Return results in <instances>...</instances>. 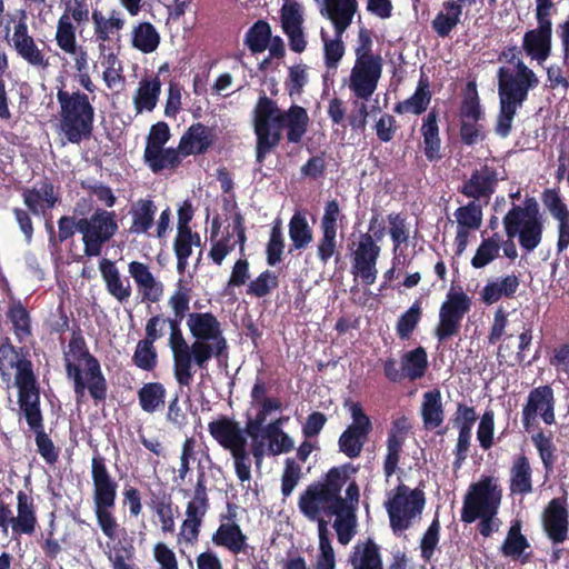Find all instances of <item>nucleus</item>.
Instances as JSON below:
<instances>
[{"instance_id": "nucleus-1", "label": "nucleus", "mask_w": 569, "mask_h": 569, "mask_svg": "<svg viewBox=\"0 0 569 569\" xmlns=\"http://www.w3.org/2000/svg\"><path fill=\"white\" fill-rule=\"evenodd\" d=\"M9 361V367L14 369L13 386L17 388V405L19 416L23 418L29 430L34 435L37 452L49 466H54L60 456L50 435L44 429V418L41 409V387L34 371V365L29 358L28 351L14 347L9 338L0 343V373L2 378L8 375L3 361Z\"/></svg>"}, {"instance_id": "nucleus-2", "label": "nucleus", "mask_w": 569, "mask_h": 569, "mask_svg": "<svg viewBox=\"0 0 569 569\" xmlns=\"http://www.w3.org/2000/svg\"><path fill=\"white\" fill-rule=\"evenodd\" d=\"M309 122L306 108L291 104L288 110H281L271 98L261 96L253 111L257 162L262 163L280 144L283 129H287L286 138L289 143H300L307 133Z\"/></svg>"}, {"instance_id": "nucleus-3", "label": "nucleus", "mask_w": 569, "mask_h": 569, "mask_svg": "<svg viewBox=\"0 0 569 569\" xmlns=\"http://www.w3.org/2000/svg\"><path fill=\"white\" fill-rule=\"evenodd\" d=\"M71 331L68 347L63 351V362L66 376L73 385L76 400L79 403L88 390L96 403L104 402L108 382L100 361L90 352L80 326L74 325Z\"/></svg>"}, {"instance_id": "nucleus-4", "label": "nucleus", "mask_w": 569, "mask_h": 569, "mask_svg": "<svg viewBox=\"0 0 569 569\" xmlns=\"http://www.w3.org/2000/svg\"><path fill=\"white\" fill-rule=\"evenodd\" d=\"M350 462L330 468L322 481H315L307 486L300 493L298 500L299 511L309 520L317 521L318 529L320 521H326L321 515L341 516V508L345 506L341 497V489L347 483L351 473L357 472Z\"/></svg>"}, {"instance_id": "nucleus-5", "label": "nucleus", "mask_w": 569, "mask_h": 569, "mask_svg": "<svg viewBox=\"0 0 569 569\" xmlns=\"http://www.w3.org/2000/svg\"><path fill=\"white\" fill-rule=\"evenodd\" d=\"M92 501L97 525L109 540L119 538L124 531L116 517L118 482L110 473L106 458L98 451L91 459Z\"/></svg>"}, {"instance_id": "nucleus-6", "label": "nucleus", "mask_w": 569, "mask_h": 569, "mask_svg": "<svg viewBox=\"0 0 569 569\" xmlns=\"http://www.w3.org/2000/svg\"><path fill=\"white\" fill-rule=\"evenodd\" d=\"M93 100L94 96L90 98L80 90L70 92L64 86L58 89L60 130L68 142L80 144L92 137L96 116Z\"/></svg>"}, {"instance_id": "nucleus-7", "label": "nucleus", "mask_w": 569, "mask_h": 569, "mask_svg": "<svg viewBox=\"0 0 569 569\" xmlns=\"http://www.w3.org/2000/svg\"><path fill=\"white\" fill-rule=\"evenodd\" d=\"M501 501V489L491 476H482L469 486L463 497L461 521L472 523L479 519L478 530L481 536L490 537L493 532L492 520Z\"/></svg>"}, {"instance_id": "nucleus-8", "label": "nucleus", "mask_w": 569, "mask_h": 569, "mask_svg": "<svg viewBox=\"0 0 569 569\" xmlns=\"http://www.w3.org/2000/svg\"><path fill=\"white\" fill-rule=\"evenodd\" d=\"M187 326L194 338V353H198L201 370H208V363L213 357L218 360L228 358V341L213 313L191 312L188 315Z\"/></svg>"}, {"instance_id": "nucleus-9", "label": "nucleus", "mask_w": 569, "mask_h": 569, "mask_svg": "<svg viewBox=\"0 0 569 569\" xmlns=\"http://www.w3.org/2000/svg\"><path fill=\"white\" fill-rule=\"evenodd\" d=\"M506 236L518 237L520 247L533 251L542 241L543 220L536 198L527 197L523 206L512 204L502 218Z\"/></svg>"}, {"instance_id": "nucleus-10", "label": "nucleus", "mask_w": 569, "mask_h": 569, "mask_svg": "<svg viewBox=\"0 0 569 569\" xmlns=\"http://www.w3.org/2000/svg\"><path fill=\"white\" fill-rule=\"evenodd\" d=\"M425 506L426 496L422 489H411L405 483L398 485L385 503L393 535L400 536L408 530L415 519L421 516Z\"/></svg>"}, {"instance_id": "nucleus-11", "label": "nucleus", "mask_w": 569, "mask_h": 569, "mask_svg": "<svg viewBox=\"0 0 569 569\" xmlns=\"http://www.w3.org/2000/svg\"><path fill=\"white\" fill-rule=\"evenodd\" d=\"M119 226L114 211L98 208L88 218H80L79 233L82 236L86 257H98L102 248L118 232Z\"/></svg>"}, {"instance_id": "nucleus-12", "label": "nucleus", "mask_w": 569, "mask_h": 569, "mask_svg": "<svg viewBox=\"0 0 569 569\" xmlns=\"http://www.w3.org/2000/svg\"><path fill=\"white\" fill-rule=\"evenodd\" d=\"M471 299L462 290L447 293L446 300L439 309V322L435 329V337L439 342H446L457 336L461 328V321L470 311Z\"/></svg>"}, {"instance_id": "nucleus-13", "label": "nucleus", "mask_w": 569, "mask_h": 569, "mask_svg": "<svg viewBox=\"0 0 569 569\" xmlns=\"http://www.w3.org/2000/svg\"><path fill=\"white\" fill-rule=\"evenodd\" d=\"M555 407V392L549 385L532 388L521 411L523 430L530 432L536 426L538 417L546 425H553L556 422Z\"/></svg>"}, {"instance_id": "nucleus-14", "label": "nucleus", "mask_w": 569, "mask_h": 569, "mask_svg": "<svg viewBox=\"0 0 569 569\" xmlns=\"http://www.w3.org/2000/svg\"><path fill=\"white\" fill-rule=\"evenodd\" d=\"M169 347L173 358V377L180 387H189L193 381V365L201 370L198 353H194L193 342L188 345L182 330L170 332Z\"/></svg>"}, {"instance_id": "nucleus-15", "label": "nucleus", "mask_w": 569, "mask_h": 569, "mask_svg": "<svg viewBox=\"0 0 569 569\" xmlns=\"http://www.w3.org/2000/svg\"><path fill=\"white\" fill-rule=\"evenodd\" d=\"M380 252V246L373 242V237L369 232L359 236L357 248L351 256V273L367 286L376 282Z\"/></svg>"}, {"instance_id": "nucleus-16", "label": "nucleus", "mask_w": 569, "mask_h": 569, "mask_svg": "<svg viewBox=\"0 0 569 569\" xmlns=\"http://www.w3.org/2000/svg\"><path fill=\"white\" fill-rule=\"evenodd\" d=\"M503 179L505 177L496 167L486 163L475 169L458 191L469 199L476 201L483 199L487 203L496 192L499 181Z\"/></svg>"}, {"instance_id": "nucleus-17", "label": "nucleus", "mask_w": 569, "mask_h": 569, "mask_svg": "<svg viewBox=\"0 0 569 569\" xmlns=\"http://www.w3.org/2000/svg\"><path fill=\"white\" fill-rule=\"evenodd\" d=\"M512 64L516 68V72L507 67L498 69V90L528 98L529 91L539 84V79L533 70L525 64L521 58Z\"/></svg>"}, {"instance_id": "nucleus-18", "label": "nucleus", "mask_w": 569, "mask_h": 569, "mask_svg": "<svg viewBox=\"0 0 569 569\" xmlns=\"http://www.w3.org/2000/svg\"><path fill=\"white\" fill-rule=\"evenodd\" d=\"M382 73V60L355 61L349 79V89L359 99H369L377 89Z\"/></svg>"}, {"instance_id": "nucleus-19", "label": "nucleus", "mask_w": 569, "mask_h": 569, "mask_svg": "<svg viewBox=\"0 0 569 569\" xmlns=\"http://www.w3.org/2000/svg\"><path fill=\"white\" fill-rule=\"evenodd\" d=\"M542 527L553 546L568 539L569 515L565 498L551 499L542 513Z\"/></svg>"}, {"instance_id": "nucleus-20", "label": "nucleus", "mask_w": 569, "mask_h": 569, "mask_svg": "<svg viewBox=\"0 0 569 569\" xmlns=\"http://www.w3.org/2000/svg\"><path fill=\"white\" fill-rule=\"evenodd\" d=\"M91 20L93 23V34L99 42L100 53L106 51V43L120 42V32L126 24V20L120 11L113 9L106 17L102 11L94 9L91 13Z\"/></svg>"}, {"instance_id": "nucleus-21", "label": "nucleus", "mask_w": 569, "mask_h": 569, "mask_svg": "<svg viewBox=\"0 0 569 569\" xmlns=\"http://www.w3.org/2000/svg\"><path fill=\"white\" fill-rule=\"evenodd\" d=\"M208 431L223 449L230 452L247 446L243 430L236 420L227 416H220L218 419L209 422Z\"/></svg>"}, {"instance_id": "nucleus-22", "label": "nucleus", "mask_w": 569, "mask_h": 569, "mask_svg": "<svg viewBox=\"0 0 569 569\" xmlns=\"http://www.w3.org/2000/svg\"><path fill=\"white\" fill-rule=\"evenodd\" d=\"M13 47L18 56L34 68L46 69L49 66V59L34 42V39L28 32V26L24 21H19L14 26L12 36Z\"/></svg>"}, {"instance_id": "nucleus-23", "label": "nucleus", "mask_w": 569, "mask_h": 569, "mask_svg": "<svg viewBox=\"0 0 569 569\" xmlns=\"http://www.w3.org/2000/svg\"><path fill=\"white\" fill-rule=\"evenodd\" d=\"M23 203L34 216H44L48 210L56 207L59 196L53 183L44 179L38 186L24 188L22 191Z\"/></svg>"}, {"instance_id": "nucleus-24", "label": "nucleus", "mask_w": 569, "mask_h": 569, "mask_svg": "<svg viewBox=\"0 0 569 569\" xmlns=\"http://www.w3.org/2000/svg\"><path fill=\"white\" fill-rule=\"evenodd\" d=\"M17 516L11 511L9 526L14 536H31L38 525L37 509L33 498L27 492L19 490L17 492Z\"/></svg>"}, {"instance_id": "nucleus-25", "label": "nucleus", "mask_w": 569, "mask_h": 569, "mask_svg": "<svg viewBox=\"0 0 569 569\" xmlns=\"http://www.w3.org/2000/svg\"><path fill=\"white\" fill-rule=\"evenodd\" d=\"M128 271L141 293L142 302L157 303L160 301L163 296V284L154 278L146 263L131 261Z\"/></svg>"}, {"instance_id": "nucleus-26", "label": "nucleus", "mask_w": 569, "mask_h": 569, "mask_svg": "<svg viewBox=\"0 0 569 569\" xmlns=\"http://www.w3.org/2000/svg\"><path fill=\"white\" fill-rule=\"evenodd\" d=\"M212 542L226 548L232 555H252L254 547L248 545V538L234 521L222 522L212 535Z\"/></svg>"}, {"instance_id": "nucleus-27", "label": "nucleus", "mask_w": 569, "mask_h": 569, "mask_svg": "<svg viewBox=\"0 0 569 569\" xmlns=\"http://www.w3.org/2000/svg\"><path fill=\"white\" fill-rule=\"evenodd\" d=\"M148 507L157 515L163 533H173L176 529L173 500L162 486L148 488Z\"/></svg>"}, {"instance_id": "nucleus-28", "label": "nucleus", "mask_w": 569, "mask_h": 569, "mask_svg": "<svg viewBox=\"0 0 569 569\" xmlns=\"http://www.w3.org/2000/svg\"><path fill=\"white\" fill-rule=\"evenodd\" d=\"M552 27L538 24L528 30L522 38V50L539 63L546 61L551 53Z\"/></svg>"}, {"instance_id": "nucleus-29", "label": "nucleus", "mask_w": 569, "mask_h": 569, "mask_svg": "<svg viewBox=\"0 0 569 569\" xmlns=\"http://www.w3.org/2000/svg\"><path fill=\"white\" fill-rule=\"evenodd\" d=\"M348 563L351 569H383L380 546L372 538L358 541L349 553Z\"/></svg>"}, {"instance_id": "nucleus-30", "label": "nucleus", "mask_w": 569, "mask_h": 569, "mask_svg": "<svg viewBox=\"0 0 569 569\" xmlns=\"http://www.w3.org/2000/svg\"><path fill=\"white\" fill-rule=\"evenodd\" d=\"M498 96L499 112L495 124V132L501 138H507L511 133L512 122L518 109L522 107L528 98L503 90H498Z\"/></svg>"}, {"instance_id": "nucleus-31", "label": "nucleus", "mask_w": 569, "mask_h": 569, "mask_svg": "<svg viewBox=\"0 0 569 569\" xmlns=\"http://www.w3.org/2000/svg\"><path fill=\"white\" fill-rule=\"evenodd\" d=\"M213 143V130L197 122L191 124L179 142L181 156L203 154Z\"/></svg>"}, {"instance_id": "nucleus-32", "label": "nucleus", "mask_w": 569, "mask_h": 569, "mask_svg": "<svg viewBox=\"0 0 569 569\" xmlns=\"http://www.w3.org/2000/svg\"><path fill=\"white\" fill-rule=\"evenodd\" d=\"M99 269L109 295L121 303L128 301L132 291L129 278H122L116 263L107 258L99 262Z\"/></svg>"}, {"instance_id": "nucleus-33", "label": "nucleus", "mask_w": 569, "mask_h": 569, "mask_svg": "<svg viewBox=\"0 0 569 569\" xmlns=\"http://www.w3.org/2000/svg\"><path fill=\"white\" fill-rule=\"evenodd\" d=\"M323 2L335 32L338 36L343 34L352 23L358 10V0H323Z\"/></svg>"}, {"instance_id": "nucleus-34", "label": "nucleus", "mask_w": 569, "mask_h": 569, "mask_svg": "<svg viewBox=\"0 0 569 569\" xmlns=\"http://www.w3.org/2000/svg\"><path fill=\"white\" fill-rule=\"evenodd\" d=\"M423 153L428 161L435 162L442 158L441 138L438 126V113L431 110L423 119L421 128Z\"/></svg>"}, {"instance_id": "nucleus-35", "label": "nucleus", "mask_w": 569, "mask_h": 569, "mask_svg": "<svg viewBox=\"0 0 569 569\" xmlns=\"http://www.w3.org/2000/svg\"><path fill=\"white\" fill-rule=\"evenodd\" d=\"M431 98L429 79L421 76L413 94L396 103L393 111L398 114L412 113L419 116L428 109Z\"/></svg>"}, {"instance_id": "nucleus-36", "label": "nucleus", "mask_w": 569, "mask_h": 569, "mask_svg": "<svg viewBox=\"0 0 569 569\" xmlns=\"http://www.w3.org/2000/svg\"><path fill=\"white\" fill-rule=\"evenodd\" d=\"M509 482L512 495L526 496L532 492V469L526 455H519L513 459Z\"/></svg>"}, {"instance_id": "nucleus-37", "label": "nucleus", "mask_w": 569, "mask_h": 569, "mask_svg": "<svg viewBox=\"0 0 569 569\" xmlns=\"http://www.w3.org/2000/svg\"><path fill=\"white\" fill-rule=\"evenodd\" d=\"M207 478L203 468L198 466L197 482L193 490L192 499L187 503L186 518L196 520L199 522L203 521V518L209 510V497L207 490Z\"/></svg>"}, {"instance_id": "nucleus-38", "label": "nucleus", "mask_w": 569, "mask_h": 569, "mask_svg": "<svg viewBox=\"0 0 569 569\" xmlns=\"http://www.w3.org/2000/svg\"><path fill=\"white\" fill-rule=\"evenodd\" d=\"M421 418L426 430H435L443 423L445 409L439 389H432L423 393Z\"/></svg>"}, {"instance_id": "nucleus-39", "label": "nucleus", "mask_w": 569, "mask_h": 569, "mask_svg": "<svg viewBox=\"0 0 569 569\" xmlns=\"http://www.w3.org/2000/svg\"><path fill=\"white\" fill-rule=\"evenodd\" d=\"M160 93L161 81L158 76L141 79L133 96V103L137 113L152 111L159 101Z\"/></svg>"}, {"instance_id": "nucleus-40", "label": "nucleus", "mask_w": 569, "mask_h": 569, "mask_svg": "<svg viewBox=\"0 0 569 569\" xmlns=\"http://www.w3.org/2000/svg\"><path fill=\"white\" fill-rule=\"evenodd\" d=\"M443 10L439 11L431 22L432 30L440 38H447L460 23L461 4L455 0H447L442 3Z\"/></svg>"}, {"instance_id": "nucleus-41", "label": "nucleus", "mask_w": 569, "mask_h": 569, "mask_svg": "<svg viewBox=\"0 0 569 569\" xmlns=\"http://www.w3.org/2000/svg\"><path fill=\"white\" fill-rule=\"evenodd\" d=\"M156 211L157 207L151 199H139L133 203L130 209L132 217L130 232L136 234L147 233L154 223Z\"/></svg>"}, {"instance_id": "nucleus-42", "label": "nucleus", "mask_w": 569, "mask_h": 569, "mask_svg": "<svg viewBox=\"0 0 569 569\" xmlns=\"http://www.w3.org/2000/svg\"><path fill=\"white\" fill-rule=\"evenodd\" d=\"M530 439L539 455L546 472H552L558 460V449L553 442L552 432H545L542 429H539L537 432L531 435Z\"/></svg>"}, {"instance_id": "nucleus-43", "label": "nucleus", "mask_w": 569, "mask_h": 569, "mask_svg": "<svg viewBox=\"0 0 569 569\" xmlns=\"http://www.w3.org/2000/svg\"><path fill=\"white\" fill-rule=\"evenodd\" d=\"M519 279L516 274H508L500 281L488 282L481 292L482 301L492 305L502 297L512 298L519 288Z\"/></svg>"}, {"instance_id": "nucleus-44", "label": "nucleus", "mask_w": 569, "mask_h": 569, "mask_svg": "<svg viewBox=\"0 0 569 569\" xmlns=\"http://www.w3.org/2000/svg\"><path fill=\"white\" fill-rule=\"evenodd\" d=\"M289 237L291 240L290 252L306 249L313 240L312 228L300 211H296L289 221Z\"/></svg>"}, {"instance_id": "nucleus-45", "label": "nucleus", "mask_w": 569, "mask_h": 569, "mask_svg": "<svg viewBox=\"0 0 569 569\" xmlns=\"http://www.w3.org/2000/svg\"><path fill=\"white\" fill-rule=\"evenodd\" d=\"M271 26L267 20H257L246 32L243 43L252 54L261 53L269 47Z\"/></svg>"}, {"instance_id": "nucleus-46", "label": "nucleus", "mask_w": 569, "mask_h": 569, "mask_svg": "<svg viewBox=\"0 0 569 569\" xmlns=\"http://www.w3.org/2000/svg\"><path fill=\"white\" fill-rule=\"evenodd\" d=\"M405 378L410 381L421 379L428 369V355L423 347H417L401 357Z\"/></svg>"}, {"instance_id": "nucleus-47", "label": "nucleus", "mask_w": 569, "mask_h": 569, "mask_svg": "<svg viewBox=\"0 0 569 569\" xmlns=\"http://www.w3.org/2000/svg\"><path fill=\"white\" fill-rule=\"evenodd\" d=\"M167 390L161 382H147L138 390V400L144 412L153 413L163 408Z\"/></svg>"}, {"instance_id": "nucleus-48", "label": "nucleus", "mask_w": 569, "mask_h": 569, "mask_svg": "<svg viewBox=\"0 0 569 569\" xmlns=\"http://www.w3.org/2000/svg\"><path fill=\"white\" fill-rule=\"evenodd\" d=\"M422 301L416 299L413 303L401 313L396 322V333L400 340H409L422 319Z\"/></svg>"}, {"instance_id": "nucleus-49", "label": "nucleus", "mask_w": 569, "mask_h": 569, "mask_svg": "<svg viewBox=\"0 0 569 569\" xmlns=\"http://www.w3.org/2000/svg\"><path fill=\"white\" fill-rule=\"evenodd\" d=\"M160 43V34L150 22H140L132 30V46L143 53L157 50Z\"/></svg>"}, {"instance_id": "nucleus-50", "label": "nucleus", "mask_w": 569, "mask_h": 569, "mask_svg": "<svg viewBox=\"0 0 569 569\" xmlns=\"http://www.w3.org/2000/svg\"><path fill=\"white\" fill-rule=\"evenodd\" d=\"M521 520L516 519L511 522L507 537L500 548L503 556L517 559L530 547L528 539L521 533Z\"/></svg>"}, {"instance_id": "nucleus-51", "label": "nucleus", "mask_w": 569, "mask_h": 569, "mask_svg": "<svg viewBox=\"0 0 569 569\" xmlns=\"http://www.w3.org/2000/svg\"><path fill=\"white\" fill-rule=\"evenodd\" d=\"M459 116L460 120H485V110L480 104L475 81H469L466 86Z\"/></svg>"}, {"instance_id": "nucleus-52", "label": "nucleus", "mask_w": 569, "mask_h": 569, "mask_svg": "<svg viewBox=\"0 0 569 569\" xmlns=\"http://www.w3.org/2000/svg\"><path fill=\"white\" fill-rule=\"evenodd\" d=\"M7 317L12 323L13 333L19 342H23L31 336L30 313L20 301L9 306Z\"/></svg>"}, {"instance_id": "nucleus-53", "label": "nucleus", "mask_w": 569, "mask_h": 569, "mask_svg": "<svg viewBox=\"0 0 569 569\" xmlns=\"http://www.w3.org/2000/svg\"><path fill=\"white\" fill-rule=\"evenodd\" d=\"M321 236L317 242V258L322 264H327L332 258L336 262L341 259L340 243L338 232L331 230H320Z\"/></svg>"}, {"instance_id": "nucleus-54", "label": "nucleus", "mask_w": 569, "mask_h": 569, "mask_svg": "<svg viewBox=\"0 0 569 569\" xmlns=\"http://www.w3.org/2000/svg\"><path fill=\"white\" fill-rule=\"evenodd\" d=\"M389 223V236L392 241V251L396 254L402 244L410 239V230L407 217L401 212H392L387 216Z\"/></svg>"}, {"instance_id": "nucleus-55", "label": "nucleus", "mask_w": 569, "mask_h": 569, "mask_svg": "<svg viewBox=\"0 0 569 569\" xmlns=\"http://www.w3.org/2000/svg\"><path fill=\"white\" fill-rule=\"evenodd\" d=\"M132 363L143 370L153 371L158 367V351L153 342L139 340L132 355Z\"/></svg>"}, {"instance_id": "nucleus-56", "label": "nucleus", "mask_w": 569, "mask_h": 569, "mask_svg": "<svg viewBox=\"0 0 569 569\" xmlns=\"http://www.w3.org/2000/svg\"><path fill=\"white\" fill-rule=\"evenodd\" d=\"M328 522L320 521L319 553L316 559L315 569H336V555L328 536Z\"/></svg>"}, {"instance_id": "nucleus-57", "label": "nucleus", "mask_w": 569, "mask_h": 569, "mask_svg": "<svg viewBox=\"0 0 569 569\" xmlns=\"http://www.w3.org/2000/svg\"><path fill=\"white\" fill-rule=\"evenodd\" d=\"M455 217L460 229L478 230L482 223V207L476 200L459 207Z\"/></svg>"}, {"instance_id": "nucleus-58", "label": "nucleus", "mask_w": 569, "mask_h": 569, "mask_svg": "<svg viewBox=\"0 0 569 569\" xmlns=\"http://www.w3.org/2000/svg\"><path fill=\"white\" fill-rule=\"evenodd\" d=\"M57 46L66 53L74 52L77 44L76 28L72 24L68 13H63L57 24L56 31Z\"/></svg>"}, {"instance_id": "nucleus-59", "label": "nucleus", "mask_w": 569, "mask_h": 569, "mask_svg": "<svg viewBox=\"0 0 569 569\" xmlns=\"http://www.w3.org/2000/svg\"><path fill=\"white\" fill-rule=\"evenodd\" d=\"M283 250L284 238L282 232L281 220L277 219L274 220L271 227L270 237L266 247L267 263L270 267L277 266L282 259Z\"/></svg>"}, {"instance_id": "nucleus-60", "label": "nucleus", "mask_w": 569, "mask_h": 569, "mask_svg": "<svg viewBox=\"0 0 569 569\" xmlns=\"http://www.w3.org/2000/svg\"><path fill=\"white\" fill-rule=\"evenodd\" d=\"M342 36L335 32V38L329 39L327 33L321 30V39L323 41L325 64L328 69L337 70L346 51Z\"/></svg>"}, {"instance_id": "nucleus-61", "label": "nucleus", "mask_w": 569, "mask_h": 569, "mask_svg": "<svg viewBox=\"0 0 569 569\" xmlns=\"http://www.w3.org/2000/svg\"><path fill=\"white\" fill-rule=\"evenodd\" d=\"M278 276L271 270H264L254 280L250 281L247 287V295L263 298L278 288Z\"/></svg>"}, {"instance_id": "nucleus-62", "label": "nucleus", "mask_w": 569, "mask_h": 569, "mask_svg": "<svg viewBox=\"0 0 569 569\" xmlns=\"http://www.w3.org/2000/svg\"><path fill=\"white\" fill-rule=\"evenodd\" d=\"M540 198L542 204L553 219L560 220L569 214L568 206L563 201L559 188H546L541 192Z\"/></svg>"}, {"instance_id": "nucleus-63", "label": "nucleus", "mask_w": 569, "mask_h": 569, "mask_svg": "<svg viewBox=\"0 0 569 569\" xmlns=\"http://www.w3.org/2000/svg\"><path fill=\"white\" fill-rule=\"evenodd\" d=\"M440 528L439 517L438 513H436L420 541L421 558L425 561H430L435 553L440 539Z\"/></svg>"}, {"instance_id": "nucleus-64", "label": "nucleus", "mask_w": 569, "mask_h": 569, "mask_svg": "<svg viewBox=\"0 0 569 569\" xmlns=\"http://www.w3.org/2000/svg\"><path fill=\"white\" fill-rule=\"evenodd\" d=\"M190 291L191 289L187 287L181 279L177 282V288L168 301L173 316H177V318H184L189 315Z\"/></svg>"}]
</instances>
